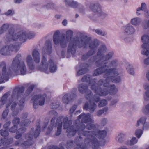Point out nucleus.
Instances as JSON below:
<instances>
[{
    "label": "nucleus",
    "mask_w": 149,
    "mask_h": 149,
    "mask_svg": "<svg viewBox=\"0 0 149 149\" xmlns=\"http://www.w3.org/2000/svg\"><path fill=\"white\" fill-rule=\"evenodd\" d=\"M47 8L49 7L50 8L56 10L58 8V7L56 5L52 3H50L47 4Z\"/></svg>",
    "instance_id": "nucleus-41"
},
{
    "label": "nucleus",
    "mask_w": 149,
    "mask_h": 149,
    "mask_svg": "<svg viewBox=\"0 0 149 149\" xmlns=\"http://www.w3.org/2000/svg\"><path fill=\"white\" fill-rule=\"evenodd\" d=\"M0 130H2L0 132V133L1 135L2 136L7 137L9 135V132L7 130L5 129L4 130H3L2 129Z\"/></svg>",
    "instance_id": "nucleus-45"
},
{
    "label": "nucleus",
    "mask_w": 149,
    "mask_h": 149,
    "mask_svg": "<svg viewBox=\"0 0 149 149\" xmlns=\"http://www.w3.org/2000/svg\"><path fill=\"white\" fill-rule=\"evenodd\" d=\"M26 128H19L16 132V135L15 136V138L16 139H18L20 138L22 135L26 131Z\"/></svg>",
    "instance_id": "nucleus-26"
},
{
    "label": "nucleus",
    "mask_w": 149,
    "mask_h": 149,
    "mask_svg": "<svg viewBox=\"0 0 149 149\" xmlns=\"http://www.w3.org/2000/svg\"><path fill=\"white\" fill-rule=\"evenodd\" d=\"M94 31L96 33L102 36H104L107 34V33L106 32L102 31L100 29H95Z\"/></svg>",
    "instance_id": "nucleus-33"
},
{
    "label": "nucleus",
    "mask_w": 149,
    "mask_h": 149,
    "mask_svg": "<svg viewBox=\"0 0 149 149\" xmlns=\"http://www.w3.org/2000/svg\"><path fill=\"white\" fill-rule=\"evenodd\" d=\"M56 119L55 117L53 118L51 120V125L49 126L48 128V130L46 133V135H48L50 132L52 131L53 127H54L55 124V121Z\"/></svg>",
    "instance_id": "nucleus-28"
},
{
    "label": "nucleus",
    "mask_w": 149,
    "mask_h": 149,
    "mask_svg": "<svg viewBox=\"0 0 149 149\" xmlns=\"http://www.w3.org/2000/svg\"><path fill=\"white\" fill-rule=\"evenodd\" d=\"M13 139L12 137L8 139H4V146H8L11 144L13 142Z\"/></svg>",
    "instance_id": "nucleus-37"
},
{
    "label": "nucleus",
    "mask_w": 149,
    "mask_h": 149,
    "mask_svg": "<svg viewBox=\"0 0 149 149\" xmlns=\"http://www.w3.org/2000/svg\"><path fill=\"white\" fill-rule=\"evenodd\" d=\"M17 105V103L14 102L11 105V110L13 111L12 115L13 116H15L17 115L20 110V109H15Z\"/></svg>",
    "instance_id": "nucleus-24"
},
{
    "label": "nucleus",
    "mask_w": 149,
    "mask_h": 149,
    "mask_svg": "<svg viewBox=\"0 0 149 149\" xmlns=\"http://www.w3.org/2000/svg\"><path fill=\"white\" fill-rule=\"evenodd\" d=\"M107 103V102L106 100L103 99L100 101L99 102L98 106L99 107H101L106 106Z\"/></svg>",
    "instance_id": "nucleus-43"
},
{
    "label": "nucleus",
    "mask_w": 149,
    "mask_h": 149,
    "mask_svg": "<svg viewBox=\"0 0 149 149\" xmlns=\"http://www.w3.org/2000/svg\"><path fill=\"white\" fill-rule=\"evenodd\" d=\"M143 132L141 129H137L136 131L135 135L137 138H139L142 135Z\"/></svg>",
    "instance_id": "nucleus-46"
},
{
    "label": "nucleus",
    "mask_w": 149,
    "mask_h": 149,
    "mask_svg": "<svg viewBox=\"0 0 149 149\" xmlns=\"http://www.w3.org/2000/svg\"><path fill=\"white\" fill-rule=\"evenodd\" d=\"M141 19L139 17H135L132 19L131 20V23L135 26L139 25L141 22Z\"/></svg>",
    "instance_id": "nucleus-29"
},
{
    "label": "nucleus",
    "mask_w": 149,
    "mask_h": 149,
    "mask_svg": "<svg viewBox=\"0 0 149 149\" xmlns=\"http://www.w3.org/2000/svg\"><path fill=\"white\" fill-rule=\"evenodd\" d=\"M86 127L88 129L94 130L93 131H95L97 130H95L96 128V125L91 123L88 124L86 125Z\"/></svg>",
    "instance_id": "nucleus-42"
},
{
    "label": "nucleus",
    "mask_w": 149,
    "mask_h": 149,
    "mask_svg": "<svg viewBox=\"0 0 149 149\" xmlns=\"http://www.w3.org/2000/svg\"><path fill=\"white\" fill-rule=\"evenodd\" d=\"M63 123V127L64 129H67V132H68L67 136L68 137L73 136L72 135V132L68 131V129L70 127L72 124V121L69 120L68 118L67 117H64L61 116L58 117L57 119L56 125L57 126V130L56 132V135L59 136L61 133Z\"/></svg>",
    "instance_id": "nucleus-5"
},
{
    "label": "nucleus",
    "mask_w": 149,
    "mask_h": 149,
    "mask_svg": "<svg viewBox=\"0 0 149 149\" xmlns=\"http://www.w3.org/2000/svg\"><path fill=\"white\" fill-rule=\"evenodd\" d=\"M26 62L28 65H33V61L32 56L31 55H28L27 56Z\"/></svg>",
    "instance_id": "nucleus-38"
},
{
    "label": "nucleus",
    "mask_w": 149,
    "mask_h": 149,
    "mask_svg": "<svg viewBox=\"0 0 149 149\" xmlns=\"http://www.w3.org/2000/svg\"><path fill=\"white\" fill-rule=\"evenodd\" d=\"M72 0H63V2L67 6L70 7Z\"/></svg>",
    "instance_id": "nucleus-58"
},
{
    "label": "nucleus",
    "mask_w": 149,
    "mask_h": 149,
    "mask_svg": "<svg viewBox=\"0 0 149 149\" xmlns=\"http://www.w3.org/2000/svg\"><path fill=\"white\" fill-rule=\"evenodd\" d=\"M125 137V134L120 133L116 138V139L118 142L122 143L124 140Z\"/></svg>",
    "instance_id": "nucleus-34"
},
{
    "label": "nucleus",
    "mask_w": 149,
    "mask_h": 149,
    "mask_svg": "<svg viewBox=\"0 0 149 149\" xmlns=\"http://www.w3.org/2000/svg\"><path fill=\"white\" fill-rule=\"evenodd\" d=\"M142 40L143 44L141 46L143 50L141 52L143 55L149 56V37L147 35L143 36L141 38Z\"/></svg>",
    "instance_id": "nucleus-12"
},
{
    "label": "nucleus",
    "mask_w": 149,
    "mask_h": 149,
    "mask_svg": "<svg viewBox=\"0 0 149 149\" xmlns=\"http://www.w3.org/2000/svg\"><path fill=\"white\" fill-rule=\"evenodd\" d=\"M142 111L146 114L149 113V104L145 106V107L143 109Z\"/></svg>",
    "instance_id": "nucleus-48"
},
{
    "label": "nucleus",
    "mask_w": 149,
    "mask_h": 149,
    "mask_svg": "<svg viewBox=\"0 0 149 149\" xmlns=\"http://www.w3.org/2000/svg\"><path fill=\"white\" fill-rule=\"evenodd\" d=\"M9 25L8 24H4L0 28V34H2L6 31L9 27Z\"/></svg>",
    "instance_id": "nucleus-32"
},
{
    "label": "nucleus",
    "mask_w": 149,
    "mask_h": 149,
    "mask_svg": "<svg viewBox=\"0 0 149 149\" xmlns=\"http://www.w3.org/2000/svg\"><path fill=\"white\" fill-rule=\"evenodd\" d=\"M74 143V141L73 140H70L68 141L67 143L66 148L68 149H69L70 147L72 146Z\"/></svg>",
    "instance_id": "nucleus-50"
},
{
    "label": "nucleus",
    "mask_w": 149,
    "mask_h": 149,
    "mask_svg": "<svg viewBox=\"0 0 149 149\" xmlns=\"http://www.w3.org/2000/svg\"><path fill=\"white\" fill-rule=\"evenodd\" d=\"M47 97L46 94L42 95L40 94L34 96L31 100V101H33V107L35 109L38 108V102L39 101V104L40 106H42L45 102V98Z\"/></svg>",
    "instance_id": "nucleus-10"
},
{
    "label": "nucleus",
    "mask_w": 149,
    "mask_h": 149,
    "mask_svg": "<svg viewBox=\"0 0 149 149\" xmlns=\"http://www.w3.org/2000/svg\"><path fill=\"white\" fill-rule=\"evenodd\" d=\"M78 120L81 119V122L76 126L72 125L68 129V131L72 132V135L74 136L78 132L79 135H82L86 136L85 139V144L81 143L83 138L80 136H77L74 139V142L77 146L74 149H87L89 146H91L93 149H100V146H103L105 145L106 140L104 139L102 141H99L96 138L104 139L107 136V132L105 130H97L95 131H84L86 127L84 123H87L90 122H93L90 113L85 114L83 113L78 117ZM48 149H60L56 146L51 145L48 146Z\"/></svg>",
    "instance_id": "nucleus-2"
},
{
    "label": "nucleus",
    "mask_w": 149,
    "mask_h": 149,
    "mask_svg": "<svg viewBox=\"0 0 149 149\" xmlns=\"http://www.w3.org/2000/svg\"><path fill=\"white\" fill-rule=\"evenodd\" d=\"M95 53V51L90 50L88 52L85 53L81 57V59L83 60H86L91 56L93 55Z\"/></svg>",
    "instance_id": "nucleus-25"
},
{
    "label": "nucleus",
    "mask_w": 149,
    "mask_h": 149,
    "mask_svg": "<svg viewBox=\"0 0 149 149\" xmlns=\"http://www.w3.org/2000/svg\"><path fill=\"white\" fill-rule=\"evenodd\" d=\"M43 52L49 54L52 52V43L51 41L47 40L46 41L45 47L42 49Z\"/></svg>",
    "instance_id": "nucleus-20"
},
{
    "label": "nucleus",
    "mask_w": 149,
    "mask_h": 149,
    "mask_svg": "<svg viewBox=\"0 0 149 149\" xmlns=\"http://www.w3.org/2000/svg\"><path fill=\"white\" fill-rule=\"evenodd\" d=\"M41 63L43 65H45L47 64V61L44 56H42Z\"/></svg>",
    "instance_id": "nucleus-63"
},
{
    "label": "nucleus",
    "mask_w": 149,
    "mask_h": 149,
    "mask_svg": "<svg viewBox=\"0 0 149 149\" xmlns=\"http://www.w3.org/2000/svg\"><path fill=\"white\" fill-rule=\"evenodd\" d=\"M113 53V52H109L106 55H104L100 59V61H97L96 62L98 63H101V65L107 64L108 63V60L112 57Z\"/></svg>",
    "instance_id": "nucleus-16"
},
{
    "label": "nucleus",
    "mask_w": 149,
    "mask_h": 149,
    "mask_svg": "<svg viewBox=\"0 0 149 149\" xmlns=\"http://www.w3.org/2000/svg\"><path fill=\"white\" fill-rule=\"evenodd\" d=\"M60 104V102L58 101H56L54 102L51 105L52 108L53 109H56L59 106Z\"/></svg>",
    "instance_id": "nucleus-40"
},
{
    "label": "nucleus",
    "mask_w": 149,
    "mask_h": 149,
    "mask_svg": "<svg viewBox=\"0 0 149 149\" xmlns=\"http://www.w3.org/2000/svg\"><path fill=\"white\" fill-rule=\"evenodd\" d=\"M25 90V88L23 86L20 87H16L13 89L12 95V97L13 98L15 95H17V97L18 98L21 97L22 95Z\"/></svg>",
    "instance_id": "nucleus-17"
},
{
    "label": "nucleus",
    "mask_w": 149,
    "mask_h": 149,
    "mask_svg": "<svg viewBox=\"0 0 149 149\" xmlns=\"http://www.w3.org/2000/svg\"><path fill=\"white\" fill-rule=\"evenodd\" d=\"M100 68L95 70L93 74V76H96L105 73L103 77L106 78L105 83L103 82L102 79H100L98 83H96L95 79H92V76L88 74L84 76L82 78V82H86L89 84H92L91 89L97 93L93 97L91 91L88 89V86L85 84H81L79 85L78 89L79 91L82 94L85 93V97L90 103L89 106L88 102H86L84 105V109L89 110L91 113L94 111L97 107V104L92 101L97 103L100 100L99 97H97L98 95L100 96H105L109 94L111 95L115 94L118 92V89L114 85H110L109 82L117 83L121 80L120 76H118V72L115 68L108 69V66H101Z\"/></svg>",
    "instance_id": "nucleus-1"
},
{
    "label": "nucleus",
    "mask_w": 149,
    "mask_h": 149,
    "mask_svg": "<svg viewBox=\"0 0 149 149\" xmlns=\"http://www.w3.org/2000/svg\"><path fill=\"white\" fill-rule=\"evenodd\" d=\"M18 128V126L16 125H14L12 126L9 130V131L11 133H15L17 130Z\"/></svg>",
    "instance_id": "nucleus-47"
},
{
    "label": "nucleus",
    "mask_w": 149,
    "mask_h": 149,
    "mask_svg": "<svg viewBox=\"0 0 149 149\" xmlns=\"http://www.w3.org/2000/svg\"><path fill=\"white\" fill-rule=\"evenodd\" d=\"M19 46V44L16 42L14 45L10 44L9 46H6L1 49L0 53L3 55H8L10 54V50H15L16 52H17L18 50Z\"/></svg>",
    "instance_id": "nucleus-11"
},
{
    "label": "nucleus",
    "mask_w": 149,
    "mask_h": 149,
    "mask_svg": "<svg viewBox=\"0 0 149 149\" xmlns=\"http://www.w3.org/2000/svg\"><path fill=\"white\" fill-rule=\"evenodd\" d=\"M60 32L58 30H57L54 32V34L53 39L54 43L58 45L60 44L61 46L63 48L66 47L67 41H70L72 39L73 36V32L70 30L67 31L66 32V40L65 39V36L64 35L60 36Z\"/></svg>",
    "instance_id": "nucleus-4"
},
{
    "label": "nucleus",
    "mask_w": 149,
    "mask_h": 149,
    "mask_svg": "<svg viewBox=\"0 0 149 149\" xmlns=\"http://www.w3.org/2000/svg\"><path fill=\"white\" fill-rule=\"evenodd\" d=\"M8 97V94L7 93L5 94L2 96L1 99V103L3 105L4 104Z\"/></svg>",
    "instance_id": "nucleus-44"
},
{
    "label": "nucleus",
    "mask_w": 149,
    "mask_h": 149,
    "mask_svg": "<svg viewBox=\"0 0 149 149\" xmlns=\"http://www.w3.org/2000/svg\"><path fill=\"white\" fill-rule=\"evenodd\" d=\"M35 88V85H31L28 88L26 91V93L28 94H29Z\"/></svg>",
    "instance_id": "nucleus-49"
},
{
    "label": "nucleus",
    "mask_w": 149,
    "mask_h": 149,
    "mask_svg": "<svg viewBox=\"0 0 149 149\" xmlns=\"http://www.w3.org/2000/svg\"><path fill=\"white\" fill-rule=\"evenodd\" d=\"M11 124V122L10 121H8L6 122L3 125V128L6 130H8V128L10 126Z\"/></svg>",
    "instance_id": "nucleus-62"
},
{
    "label": "nucleus",
    "mask_w": 149,
    "mask_h": 149,
    "mask_svg": "<svg viewBox=\"0 0 149 149\" xmlns=\"http://www.w3.org/2000/svg\"><path fill=\"white\" fill-rule=\"evenodd\" d=\"M142 26L145 29L149 27V20L147 22L145 21L142 23Z\"/></svg>",
    "instance_id": "nucleus-56"
},
{
    "label": "nucleus",
    "mask_w": 149,
    "mask_h": 149,
    "mask_svg": "<svg viewBox=\"0 0 149 149\" xmlns=\"http://www.w3.org/2000/svg\"><path fill=\"white\" fill-rule=\"evenodd\" d=\"M14 13V12L13 10H9L7 12L5 13L4 14L6 15H12Z\"/></svg>",
    "instance_id": "nucleus-60"
},
{
    "label": "nucleus",
    "mask_w": 149,
    "mask_h": 149,
    "mask_svg": "<svg viewBox=\"0 0 149 149\" xmlns=\"http://www.w3.org/2000/svg\"><path fill=\"white\" fill-rule=\"evenodd\" d=\"M37 68L39 70L47 74L49 73V72L51 73L54 72L57 70V66H50L49 70H48V66H38Z\"/></svg>",
    "instance_id": "nucleus-15"
},
{
    "label": "nucleus",
    "mask_w": 149,
    "mask_h": 149,
    "mask_svg": "<svg viewBox=\"0 0 149 149\" xmlns=\"http://www.w3.org/2000/svg\"><path fill=\"white\" fill-rule=\"evenodd\" d=\"M11 103H9L6 105V109L3 111L2 114V117L3 118H5L8 115L9 112V109L7 108L10 105Z\"/></svg>",
    "instance_id": "nucleus-35"
},
{
    "label": "nucleus",
    "mask_w": 149,
    "mask_h": 149,
    "mask_svg": "<svg viewBox=\"0 0 149 149\" xmlns=\"http://www.w3.org/2000/svg\"><path fill=\"white\" fill-rule=\"evenodd\" d=\"M21 56L20 54H17L12 61L13 65H19L20 63L19 59Z\"/></svg>",
    "instance_id": "nucleus-30"
},
{
    "label": "nucleus",
    "mask_w": 149,
    "mask_h": 149,
    "mask_svg": "<svg viewBox=\"0 0 149 149\" xmlns=\"http://www.w3.org/2000/svg\"><path fill=\"white\" fill-rule=\"evenodd\" d=\"M32 55L35 62L36 63H39L40 61V55L36 49H34L33 50Z\"/></svg>",
    "instance_id": "nucleus-22"
},
{
    "label": "nucleus",
    "mask_w": 149,
    "mask_h": 149,
    "mask_svg": "<svg viewBox=\"0 0 149 149\" xmlns=\"http://www.w3.org/2000/svg\"><path fill=\"white\" fill-rule=\"evenodd\" d=\"M24 100V98L21 99L19 101V104L20 107V110L23 109L24 107V104L25 102Z\"/></svg>",
    "instance_id": "nucleus-51"
},
{
    "label": "nucleus",
    "mask_w": 149,
    "mask_h": 149,
    "mask_svg": "<svg viewBox=\"0 0 149 149\" xmlns=\"http://www.w3.org/2000/svg\"><path fill=\"white\" fill-rule=\"evenodd\" d=\"M146 5L145 3H142L141 4V8L139 7L137 9L136 14L137 15H140V13L139 12L141 10L142 11H146Z\"/></svg>",
    "instance_id": "nucleus-31"
},
{
    "label": "nucleus",
    "mask_w": 149,
    "mask_h": 149,
    "mask_svg": "<svg viewBox=\"0 0 149 149\" xmlns=\"http://www.w3.org/2000/svg\"><path fill=\"white\" fill-rule=\"evenodd\" d=\"M13 31L9 30V33L6 36V41L7 42L16 41L19 39L22 42H25L27 39V32L21 31L13 34Z\"/></svg>",
    "instance_id": "nucleus-8"
},
{
    "label": "nucleus",
    "mask_w": 149,
    "mask_h": 149,
    "mask_svg": "<svg viewBox=\"0 0 149 149\" xmlns=\"http://www.w3.org/2000/svg\"><path fill=\"white\" fill-rule=\"evenodd\" d=\"M77 37H75L73 39H72L70 42L68 48V52L71 53L72 55L76 53L77 45L78 44L79 42Z\"/></svg>",
    "instance_id": "nucleus-13"
},
{
    "label": "nucleus",
    "mask_w": 149,
    "mask_h": 149,
    "mask_svg": "<svg viewBox=\"0 0 149 149\" xmlns=\"http://www.w3.org/2000/svg\"><path fill=\"white\" fill-rule=\"evenodd\" d=\"M96 56H93L91 57L88 60V62L90 64H93V63H95L94 64H101V63H98L96 62L97 61H100V58L99 60H97L95 58Z\"/></svg>",
    "instance_id": "nucleus-36"
},
{
    "label": "nucleus",
    "mask_w": 149,
    "mask_h": 149,
    "mask_svg": "<svg viewBox=\"0 0 149 149\" xmlns=\"http://www.w3.org/2000/svg\"><path fill=\"white\" fill-rule=\"evenodd\" d=\"M90 66H77L75 67L76 70L78 68L79 69L77 72V76H79L85 74L89 70V68Z\"/></svg>",
    "instance_id": "nucleus-18"
},
{
    "label": "nucleus",
    "mask_w": 149,
    "mask_h": 149,
    "mask_svg": "<svg viewBox=\"0 0 149 149\" xmlns=\"http://www.w3.org/2000/svg\"><path fill=\"white\" fill-rule=\"evenodd\" d=\"M77 91L76 88H73L71 94H65L63 98V101L64 103L68 104L77 97L76 93Z\"/></svg>",
    "instance_id": "nucleus-14"
},
{
    "label": "nucleus",
    "mask_w": 149,
    "mask_h": 149,
    "mask_svg": "<svg viewBox=\"0 0 149 149\" xmlns=\"http://www.w3.org/2000/svg\"><path fill=\"white\" fill-rule=\"evenodd\" d=\"M20 122V119L18 117L15 118L12 120V123L14 125L18 124Z\"/></svg>",
    "instance_id": "nucleus-52"
},
{
    "label": "nucleus",
    "mask_w": 149,
    "mask_h": 149,
    "mask_svg": "<svg viewBox=\"0 0 149 149\" xmlns=\"http://www.w3.org/2000/svg\"><path fill=\"white\" fill-rule=\"evenodd\" d=\"M106 46L104 45H100L98 48L97 53V56L100 59L104 55V54L106 51Z\"/></svg>",
    "instance_id": "nucleus-21"
},
{
    "label": "nucleus",
    "mask_w": 149,
    "mask_h": 149,
    "mask_svg": "<svg viewBox=\"0 0 149 149\" xmlns=\"http://www.w3.org/2000/svg\"><path fill=\"white\" fill-rule=\"evenodd\" d=\"M78 6L79 4L77 2L72 0L70 7L73 8H76L78 7Z\"/></svg>",
    "instance_id": "nucleus-54"
},
{
    "label": "nucleus",
    "mask_w": 149,
    "mask_h": 149,
    "mask_svg": "<svg viewBox=\"0 0 149 149\" xmlns=\"http://www.w3.org/2000/svg\"><path fill=\"white\" fill-rule=\"evenodd\" d=\"M138 140L135 137H133L130 141L127 142V144L132 145L136 144Z\"/></svg>",
    "instance_id": "nucleus-39"
},
{
    "label": "nucleus",
    "mask_w": 149,
    "mask_h": 149,
    "mask_svg": "<svg viewBox=\"0 0 149 149\" xmlns=\"http://www.w3.org/2000/svg\"><path fill=\"white\" fill-rule=\"evenodd\" d=\"M77 106L76 105H73L72 107L70 109V111H69V114H72L74 111L77 108Z\"/></svg>",
    "instance_id": "nucleus-59"
},
{
    "label": "nucleus",
    "mask_w": 149,
    "mask_h": 149,
    "mask_svg": "<svg viewBox=\"0 0 149 149\" xmlns=\"http://www.w3.org/2000/svg\"><path fill=\"white\" fill-rule=\"evenodd\" d=\"M34 128H32L29 133L26 135V139L27 140L24 141L21 144L22 146H28L32 145L31 141L33 137H34L35 138H36L39 135L40 132V125H37L34 132Z\"/></svg>",
    "instance_id": "nucleus-9"
},
{
    "label": "nucleus",
    "mask_w": 149,
    "mask_h": 149,
    "mask_svg": "<svg viewBox=\"0 0 149 149\" xmlns=\"http://www.w3.org/2000/svg\"><path fill=\"white\" fill-rule=\"evenodd\" d=\"M130 66H128V67L127 68V70L128 72L133 75L134 74V70L133 68L130 67Z\"/></svg>",
    "instance_id": "nucleus-55"
},
{
    "label": "nucleus",
    "mask_w": 149,
    "mask_h": 149,
    "mask_svg": "<svg viewBox=\"0 0 149 149\" xmlns=\"http://www.w3.org/2000/svg\"><path fill=\"white\" fill-rule=\"evenodd\" d=\"M118 61L117 59H114L111 61V64L112 65H117L118 64Z\"/></svg>",
    "instance_id": "nucleus-64"
},
{
    "label": "nucleus",
    "mask_w": 149,
    "mask_h": 149,
    "mask_svg": "<svg viewBox=\"0 0 149 149\" xmlns=\"http://www.w3.org/2000/svg\"><path fill=\"white\" fill-rule=\"evenodd\" d=\"M31 123V121L28 119H25L23 122H21V125L22 126H27L29 124Z\"/></svg>",
    "instance_id": "nucleus-57"
},
{
    "label": "nucleus",
    "mask_w": 149,
    "mask_h": 149,
    "mask_svg": "<svg viewBox=\"0 0 149 149\" xmlns=\"http://www.w3.org/2000/svg\"><path fill=\"white\" fill-rule=\"evenodd\" d=\"M27 39H31L35 36V34L33 33L27 32Z\"/></svg>",
    "instance_id": "nucleus-61"
},
{
    "label": "nucleus",
    "mask_w": 149,
    "mask_h": 149,
    "mask_svg": "<svg viewBox=\"0 0 149 149\" xmlns=\"http://www.w3.org/2000/svg\"><path fill=\"white\" fill-rule=\"evenodd\" d=\"M89 8L94 13V15L91 17L92 20L95 21L97 17H102L104 18L108 15L107 14L102 11V6L98 1H91Z\"/></svg>",
    "instance_id": "nucleus-6"
},
{
    "label": "nucleus",
    "mask_w": 149,
    "mask_h": 149,
    "mask_svg": "<svg viewBox=\"0 0 149 149\" xmlns=\"http://www.w3.org/2000/svg\"><path fill=\"white\" fill-rule=\"evenodd\" d=\"M123 30L124 33L127 35L134 34L136 30L134 27L130 24H128L124 27Z\"/></svg>",
    "instance_id": "nucleus-19"
},
{
    "label": "nucleus",
    "mask_w": 149,
    "mask_h": 149,
    "mask_svg": "<svg viewBox=\"0 0 149 149\" xmlns=\"http://www.w3.org/2000/svg\"><path fill=\"white\" fill-rule=\"evenodd\" d=\"M144 87L146 90L144 95V99L146 101H149V84H146L144 85Z\"/></svg>",
    "instance_id": "nucleus-27"
},
{
    "label": "nucleus",
    "mask_w": 149,
    "mask_h": 149,
    "mask_svg": "<svg viewBox=\"0 0 149 149\" xmlns=\"http://www.w3.org/2000/svg\"><path fill=\"white\" fill-rule=\"evenodd\" d=\"M4 66L2 74L0 73V84L7 81L9 77L12 74L16 75H24L34 71L35 66Z\"/></svg>",
    "instance_id": "nucleus-3"
},
{
    "label": "nucleus",
    "mask_w": 149,
    "mask_h": 149,
    "mask_svg": "<svg viewBox=\"0 0 149 149\" xmlns=\"http://www.w3.org/2000/svg\"><path fill=\"white\" fill-rule=\"evenodd\" d=\"M99 45V42L97 40L92 41L91 38L85 36H82L79 42L78 47L79 48L87 49L89 48L91 50L95 51Z\"/></svg>",
    "instance_id": "nucleus-7"
},
{
    "label": "nucleus",
    "mask_w": 149,
    "mask_h": 149,
    "mask_svg": "<svg viewBox=\"0 0 149 149\" xmlns=\"http://www.w3.org/2000/svg\"><path fill=\"white\" fill-rule=\"evenodd\" d=\"M146 118L145 117H143L141 118L138 121L136 126H139V123H140L143 125V127H145L146 128H148L149 127V123H146Z\"/></svg>",
    "instance_id": "nucleus-23"
},
{
    "label": "nucleus",
    "mask_w": 149,
    "mask_h": 149,
    "mask_svg": "<svg viewBox=\"0 0 149 149\" xmlns=\"http://www.w3.org/2000/svg\"><path fill=\"white\" fill-rule=\"evenodd\" d=\"M108 109L107 107H105L103 109L99 110L97 112V115L100 116L104 112H107Z\"/></svg>",
    "instance_id": "nucleus-53"
}]
</instances>
